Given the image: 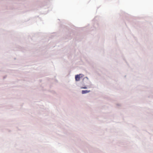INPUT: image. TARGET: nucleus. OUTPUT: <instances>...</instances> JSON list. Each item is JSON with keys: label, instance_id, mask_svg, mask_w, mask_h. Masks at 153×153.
I'll return each mask as SVG.
<instances>
[{"label": "nucleus", "instance_id": "obj_1", "mask_svg": "<svg viewBox=\"0 0 153 153\" xmlns=\"http://www.w3.org/2000/svg\"><path fill=\"white\" fill-rule=\"evenodd\" d=\"M83 76L84 75L82 74L76 75L75 77V80L76 81H79L80 80V79L82 78Z\"/></svg>", "mask_w": 153, "mask_h": 153}, {"label": "nucleus", "instance_id": "obj_2", "mask_svg": "<svg viewBox=\"0 0 153 153\" xmlns=\"http://www.w3.org/2000/svg\"><path fill=\"white\" fill-rule=\"evenodd\" d=\"M90 91H88V90H82V94H85L87 93H88Z\"/></svg>", "mask_w": 153, "mask_h": 153}, {"label": "nucleus", "instance_id": "obj_3", "mask_svg": "<svg viewBox=\"0 0 153 153\" xmlns=\"http://www.w3.org/2000/svg\"><path fill=\"white\" fill-rule=\"evenodd\" d=\"M95 18L96 19V18L100 19V18H101V17L100 16H96Z\"/></svg>", "mask_w": 153, "mask_h": 153}, {"label": "nucleus", "instance_id": "obj_4", "mask_svg": "<svg viewBox=\"0 0 153 153\" xmlns=\"http://www.w3.org/2000/svg\"><path fill=\"white\" fill-rule=\"evenodd\" d=\"M38 17H39V16H36L35 18L37 19V18Z\"/></svg>", "mask_w": 153, "mask_h": 153}, {"label": "nucleus", "instance_id": "obj_5", "mask_svg": "<svg viewBox=\"0 0 153 153\" xmlns=\"http://www.w3.org/2000/svg\"><path fill=\"white\" fill-rule=\"evenodd\" d=\"M82 88L86 89V88H86V87H83V88Z\"/></svg>", "mask_w": 153, "mask_h": 153}]
</instances>
